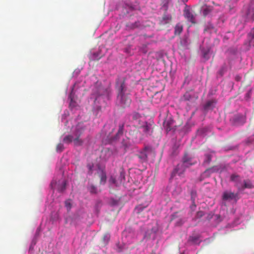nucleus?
<instances>
[{
    "instance_id": "5701e85b",
    "label": "nucleus",
    "mask_w": 254,
    "mask_h": 254,
    "mask_svg": "<svg viewBox=\"0 0 254 254\" xmlns=\"http://www.w3.org/2000/svg\"><path fill=\"white\" fill-rule=\"evenodd\" d=\"M211 159H212V156L210 154H205V159L204 160V163L209 164L211 162Z\"/></svg>"
},
{
    "instance_id": "aec40b11",
    "label": "nucleus",
    "mask_w": 254,
    "mask_h": 254,
    "mask_svg": "<svg viewBox=\"0 0 254 254\" xmlns=\"http://www.w3.org/2000/svg\"><path fill=\"white\" fill-rule=\"evenodd\" d=\"M138 158L141 160V161L144 162L147 160V155L145 151L140 152L139 155H138Z\"/></svg>"
},
{
    "instance_id": "f8f14e48",
    "label": "nucleus",
    "mask_w": 254,
    "mask_h": 254,
    "mask_svg": "<svg viewBox=\"0 0 254 254\" xmlns=\"http://www.w3.org/2000/svg\"><path fill=\"white\" fill-rule=\"evenodd\" d=\"M75 139V136H74V134L73 135H66L64 138H63V142L66 144H69L72 141L74 143V140Z\"/></svg>"
},
{
    "instance_id": "f03ea898",
    "label": "nucleus",
    "mask_w": 254,
    "mask_h": 254,
    "mask_svg": "<svg viewBox=\"0 0 254 254\" xmlns=\"http://www.w3.org/2000/svg\"><path fill=\"white\" fill-rule=\"evenodd\" d=\"M117 99L124 107L129 106L131 103V99L126 93V88L124 81L121 83L118 89Z\"/></svg>"
},
{
    "instance_id": "393cba45",
    "label": "nucleus",
    "mask_w": 254,
    "mask_h": 254,
    "mask_svg": "<svg viewBox=\"0 0 254 254\" xmlns=\"http://www.w3.org/2000/svg\"><path fill=\"white\" fill-rule=\"evenodd\" d=\"M88 190L91 193H97V188L93 185L90 186Z\"/></svg>"
},
{
    "instance_id": "dca6fc26",
    "label": "nucleus",
    "mask_w": 254,
    "mask_h": 254,
    "mask_svg": "<svg viewBox=\"0 0 254 254\" xmlns=\"http://www.w3.org/2000/svg\"><path fill=\"white\" fill-rule=\"evenodd\" d=\"M99 177L100 178V184L104 185L106 183V180H107L106 173L104 172V171H102L100 173Z\"/></svg>"
},
{
    "instance_id": "f3484780",
    "label": "nucleus",
    "mask_w": 254,
    "mask_h": 254,
    "mask_svg": "<svg viewBox=\"0 0 254 254\" xmlns=\"http://www.w3.org/2000/svg\"><path fill=\"white\" fill-rule=\"evenodd\" d=\"M248 18L254 21V7L251 6L247 13Z\"/></svg>"
},
{
    "instance_id": "ddd939ff",
    "label": "nucleus",
    "mask_w": 254,
    "mask_h": 254,
    "mask_svg": "<svg viewBox=\"0 0 254 254\" xmlns=\"http://www.w3.org/2000/svg\"><path fill=\"white\" fill-rule=\"evenodd\" d=\"M141 24L139 21H136L134 23L129 22L127 23V27L129 29H134L140 27Z\"/></svg>"
},
{
    "instance_id": "b1692460",
    "label": "nucleus",
    "mask_w": 254,
    "mask_h": 254,
    "mask_svg": "<svg viewBox=\"0 0 254 254\" xmlns=\"http://www.w3.org/2000/svg\"><path fill=\"white\" fill-rule=\"evenodd\" d=\"M66 182L65 181L63 182L62 184L58 188V190L60 192H62L64 190L66 187Z\"/></svg>"
},
{
    "instance_id": "2f4dec72",
    "label": "nucleus",
    "mask_w": 254,
    "mask_h": 254,
    "mask_svg": "<svg viewBox=\"0 0 254 254\" xmlns=\"http://www.w3.org/2000/svg\"><path fill=\"white\" fill-rule=\"evenodd\" d=\"M93 165L90 164H88L87 165V167L88 168L89 170V173L91 174L92 173V169H93Z\"/></svg>"
},
{
    "instance_id": "f257e3e1",
    "label": "nucleus",
    "mask_w": 254,
    "mask_h": 254,
    "mask_svg": "<svg viewBox=\"0 0 254 254\" xmlns=\"http://www.w3.org/2000/svg\"><path fill=\"white\" fill-rule=\"evenodd\" d=\"M193 164H194V163L192 162L191 159L185 154L183 158L182 162L178 164L172 172V177L175 176L177 174L181 176L184 174L186 168Z\"/></svg>"
},
{
    "instance_id": "0eeeda50",
    "label": "nucleus",
    "mask_w": 254,
    "mask_h": 254,
    "mask_svg": "<svg viewBox=\"0 0 254 254\" xmlns=\"http://www.w3.org/2000/svg\"><path fill=\"white\" fill-rule=\"evenodd\" d=\"M125 178L124 174L121 173L118 180L112 176L109 179V182L110 184H113L115 186L118 187L122 183L123 180L125 179Z\"/></svg>"
},
{
    "instance_id": "bb28decb",
    "label": "nucleus",
    "mask_w": 254,
    "mask_h": 254,
    "mask_svg": "<svg viewBox=\"0 0 254 254\" xmlns=\"http://www.w3.org/2000/svg\"><path fill=\"white\" fill-rule=\"evenodd\" d=\"M204 213L202 211H199L196 213V218H200L202 217L203 216H204Z\"/></svg>"
},
{
    "instance_id": "c756f323",
    "label": "nucleus",
    "mask_w": 254,
    "mask_h": 254,
    "mask_svg": "<svg viewBox=\"0 0 254 254\" xmlns=\"http://www.w3.org/2000/svg\"><path fill=\"white\" fill-rule=\"evenodd\" d=\"M192 205L190 206V209H191V210L192 211H194V210H195V208H196V205H195V203H194V199H192Z\"/></svg>"
},
{
    "instance_id": "39448f33",
    "label": "nucleus",
    "mask_w": 254,
    "mask_h": 254,
    "mask_svg": "<svg viewBox=\"0 0 254 254\" xmlns=\"http://www.w3.org/2000/svg\"><path fill=\"white\" fill-rule=\"evenodd\" d=\"M184 15L188 21H190L192 24H195L196 23L195 15L194 14V12L192 10L189 8H185L184 10Z\"/></svg>"
},
{
    "instance_id": "a211bd4d",
    "label": "nucleus",
    "mask_w": 254,
    "mask_h": 254,
    "mask_svg": "<svg viewBox=\"0 0 254 254\" xmlns=\"http://www.w3.org/2000/svg\"><path fill=\"white\" fill-rule=\"evenodd\" d=\"M199 239V237L198 236H190L189 239V241L194 244H199L200 242Z\"/></svg>"
},
{
    "instance_id": "6ab92c4d",
    "label": "nucleus",
    "mask_w": 254,
    "mask_h": 254,
    "mask_svg": "<svg viewBox=\"0 0 254 254\" xmlns=\"http://www.w3.org/2000/svg\"><path fill=\"white\" fill-rule=\"evenodd\" d=\"M110 239V235L109 233H106L102 238V241L104 245H107Z\"/></svg>"
},
{
    "instance_id": "423d86ee",
    "label": "nucleus",
    "mask_w": 254,
    "mask_h": 254,
    "mask_svg": "<svg viewBox=\"0 0 254 254\" xmlns=\"http://www.w3.org/2000/svg\"><path fill=\"white\" fill-rule=\"evenodd\" d=\"M230 181L235 183V186L237 188L239 191H240L243 182L240 176L238 174H233L230 176Z\"/></svg>"
},
{
    "instance_id": "1a4fd4ad",
    "label": "nucleus",
    "mask_w": 254,
    "mask_h": 254,
    "mask_svg": "<svg viewBox=\"0 0 254 254\" xmlns=\"http://www.w3.org/2000/svg\"><path fill=\"white\" fill-rule=\"evenodd\" d=\"M253 188V185L251 181L249 180H245L242 182V184L240 188V191L246 189H252Z\"/></svg>"
},
{
    "instance_id": "c9c22d12",
    "label": "nucleus",
    "mask_w": 254,
    "mask_h": 254,
    "mask_svg": "<svg viewBox=\"0 0 254 254\" xmlns=\"http://www.w3.org/2000/svg\"><path fill=\"white\" fill-rule=\"evenodd\" d=\"M182 224H183V222H181L180 224H179V223H178V225H182Z\"/></svg>"
},
{
    "instance_id": "9b49d317",
    "label": "nucleus",
    "mask_w": 254,
    "mask_h": 254,
    "mask_svg": "<svg viewBox=\"0 0 254 254\" xmlns=\"http://www.w3.org/2000/svg\"><path fill=\"white\" fill-rule=\"evenodd\" d=\"M216 103V101L215 100H211L208 101L206 104L204 106V108L205 110H210L213 109L214 108L215 105Z\"/></svg>"
},
{
    "instance_id": "4be33fe9",
    "label": "nucleus",
    "mask_w": 254,
    "mask_h": 254,
    "mask_svg": "<svg viewBox=\"0 0 254 254\" xmlns=\"http://www.w3.org/2000/svg\"><path fill=\"white\" fill-rule=\"evenodd\" d=\"M211 11V8L209 6H204L202 8L203 14L205 16L207 15Z\"/></svg>"
},
{
    "instance_id": "f704fd0d",
    "label": "nucleus",
    "mask_w": 254,
    "mask_h": 254,
    "mask_svg": "<svg viewBox=\"0 0 254 254\" xmlns=\"http://www.w3.org/2000/svg\"><path fill=\"white\" fill-rule=\"evenodd\" d=\"M150 254H155V253L154 252H152Z\"/></svg>"
},
{
    "instance_id": "6e6552de",
    "label": "nucleus",
    "mask_w": 254,
    "mask_h": 254,
    "mask_svg": "<svg viewBox=\"0 0 254 254\" xmlns=\"http://www.w3.org/2000/svg\"><path fill=\"white\" fill-rule=\"evenodd\" d=\"M132 121L135 126L139 127L141 124L140 115L137 113H134L132 115Z\"/></svg>"
},
{
    "instance_id": "cd10ccee",
    "label": "nucleus",
    "mask_w": 254,
    "mask_h": 254,
    "mask_svg": "<svg viewBox=\"0 0 254 254\" xmlns=\"http://www.w3.org/2000/svg\"><path fill=\"white\" fill-rule=\"evenodd\" d=\"M218 169H217L216 167H213L212 168L207 169L206 170V171H209L211 173H214V172L218 171Z\"/></svg>"
},
{
    "instance_id": "a878e982",
    "label": "nucleus",
    "mask_w": 254,
    "mask_h": 254,
    "mask_svg": "<svg viewBox=\"0 0 254 254\" xmlns=\"http://www.w3.org/2000/svg\"><path fill=\"white\" fill-rule=\"evenodd\" d=\"M64 148V145L62 143H59L57 145L56 149L58 152H62Z\"/></svg>"
},
{
    "instance_id": "473e14b6",
    "label": "nucleus",
    "mask_w": 254,
    "mask_h": 254,
    "mask_svg": "<svg viewBox=\"0 0 254 254\" xmlns=\"http://www.w3.org/2000/svg\"><path fill=\"white\" fill-rule=\"evenodd\" d=\"M249 36L252 39H254V27L251 30L249 33Z\"/></svg>"
},
{
    "instance_id": "20e7f679",
    "label": "nucleus",
    "mask_w": 254,
    "mask_h": 254,
    "mask_svg": "<svg viewBox=\"0 0 254 254\" xmlns=\"http://www.w3.org/2000/svg\"><path fill=\"white\" fill-rule=\"evenodd\" d=\"M222 199L223 201L235 200V201H237L239 199L238 193L226 190L223 193Z\"/></svg>"
},
{
    "instance_id": "7ed1b4c3",
    "label": "nucleus",
    "mask_w": 254,
    "mask_h": 254,
    "mask_svg": "<svg viewBox=\"0 0 254 254\" xmlns=\"http://www.w3.org/2000/svg\"><path fill=\"white\" fill-rule=\"evenodd\" d=\"M85 129V126L82 124H78L76 127L75 130L73 134L75 136L74 140V145L76 146H80L83 143L82 139H80V136L82 135Z\"/></svg>"
},
{
    "instance_id": "c85d7f7f",
    "label": "nucleus",
    "mask_w": 254,
    "mask_h": 254,
    "mask_svg": "<svg viewBox=\"0 0 254 254\" xmlns=\"http://www.w3.org/2000/svg\"><path fill=\"white\" fill-rule=\"evenodd\" d=\"M124 124L120 125L119 126V129L118 130V134H122L123 131V128H124Z\"/></svg>"
},
{
    "instance_id": "72a5a7b5",
    "label": "nucleus",
    "mask_w": 254,
    "mask_h": 254,
    "mask_svg": "<svg viewBox=\"0 0 254 254\" xmlns=\"http://www.w3.org/2000/svg\"><path fill=\"white\" fill-rule=\"evenodd\" d=\"M206 55H207V54H206V53H205L203 54V57H204V58H206Z\"/></svg>"
},
{
    "instance_id": "2eb2a0df",
    "label": "nucleus",
    "mask_w": 254,
    "mask_h": 254,
    "mask_svg": "<svg viewBox=\"0 0 254 254\" xmlns=\"http://www.w3.org/2000/svg\"><path fill=\"white\" fill-rule=\"evenodd\" d=\"M183 29V26L180 24H177L175 27L174 34L176 35H179L182 32Z\"/></svg>"
},
{
    "instance_id": "7c9ffc66",
    "label": "nucleus",
    "mask_w": 254,
    "mask_h": 254,
    "mask_svg": "<svg viewBox=\"0 0 254 254\" xmlns=\"http://www.w3.org/2000/svg\"><path fill=\"white\" fill-rule=\"evenodd\" d=\"M65 205L67 209H70L71 208V205L69 200H66L65 202Z\"/></svg>"
},
{
    "instance_id": "4468645a",
    "label": "nucleus",
    "mask_w": 254,
    "mask_h": 254,
    "mask_svg": "<svg viewBox=\"0 0 254 254\" xmlns=\"http://www.w3.org/2000/svg\"><path fill=\"white\" fill-rule=\"evenodd\" d=\"M172 19V17L169 15H164L160 21V24L164 25L169 23Z\"/></svg>"
},
{
    "instance_id": "412c9836",
    "label": "nucleus",
    "mask_w": 254,
    "mask_h": 254,
    "mask_svg": "<svg viewBox=\"0 0 254 254\" xmlns=\"http://www.w3.org/2000/svg\"><path fill=\"white\" fill-rule=\"evenodd\" d=\"M148 205V203L146 204V205H142V204H140V205H138V206H137L136 207H135V210L136 211V212L138 213H140L141 211H143V210L146 208Z\"/></svg>"
},
{
    "instance_id": "9d476101",
    "label": "nucleus",
    "mask_w": 254,
    "mask_h": 254,
    "mask_svg": "<svg viewBox=\"0 0 254 254\" xmlns=\"http://www.w3.org/2000/svg\"><path fill=\"white\" fill-rule=\"evenodd\" d=\"M142 129L143 132L147 135L150 133L151 127L150 126L148 125L146 123L142 122L138 127Z\"/></svg>"
}]
</instances>
